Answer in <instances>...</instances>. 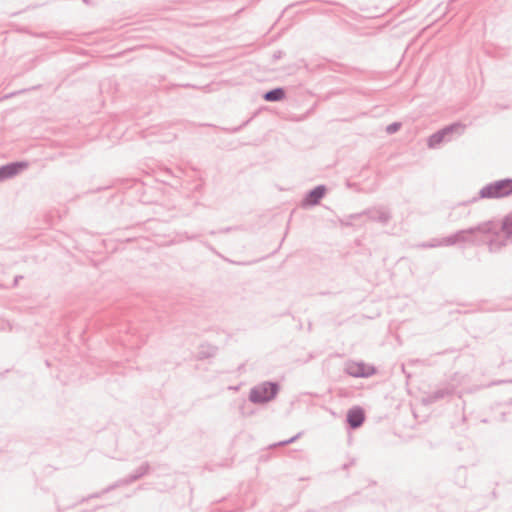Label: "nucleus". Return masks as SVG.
Listing matches in <instances>:
<instances>
[{
    "mask_svg": "<svg viewBox=\"0 0 512 512\" xmlns=\"http://www.w3.org/2000/svg\"><path fill=\"white\" fill-rule=\"evenodd\" d=\"M401 127V123H398V122H394V123H391L390 125H388L386 127V132L388 134H393L395 132H397Z\"/></svg>",
    "mask_w": 512,
    "mask_h": 512,
    "instance_id": "17",
    "label": "nucleus"
},
{
    "mask_svg": "<svg viewBox=\"0 0 512 512\" xmlns=\"http://www.w3.org/2000/svg\"><path fill=\"white\" fill-rule=\"evenodd\" d=\"M27 167L26 163L15 162L0 167V181L9 179L17 175L21 169Z\"/></svg>",
    "mask_w": 512,
    "mask_h": 512,
    "instance_id": "5",
    "label": "nucleus"
},
{
    "mask_svg": "<svg viewBox=\"0 0 512 512\" xmlns=\"http://www.w3.org/2000/svg\"><path fill=\"white\" fill-rule=\"evenodd\" d=\"M442 246L441 239H433L432 241L428 243L421 244V247L423 248H434V247H440Z\"/></svg>",
    "mask_w": 512,
    "mask_h": 512,
    "instance_id": "16",
    "label": "nucleus"
},
{
    "mask_svg": "<svg viewBox=\"0 0 512 512\" xmlns=\"http://www.w3.org/2000/svg\"><path fill=\"white\" fill-rule=\"evenodd\" d=\"M326 188L323 185H319L312 189L304 200L305 205H316L324 197Z\"/></svg>",
    "mask_w": 512,
    "mask_h": 512,
    "instance_id": "8",
    "label": "nucleus"
},
{
    "mask_svg": "<svg viewBox=\"0 0 512 512\" xmlns=\"http://www.w3.org/2000/svg\"><path fill=\"white\" fill-rule=\"evenodd\" d=\"M364 411L360 407H354L347 413V422L353 429L360 427L364 422Z\"/></svg>",
    "mask_w": 512,
    "mask_h": 512,
    "instance_id": "6",
    "label": "nucleus"
},
{
    "mask_svg": "<svg viewBox=\"0 0 512 512\" xmlns=\"http://www.w3.org/2000/svg\"><path fill=\"white\" fill-rule=\"evenodd\" d=\"M452 394V390L449 389V388H441V389H438L437 391L433 392L432 394L428 395L426 398H425V402L427 403H433L439 399H442L444 398L445 396H448Z\"/></svg>",
    "mask_w": 512,
    "mask_h": 512,
    "instance_id": "11",
    "label": "nucleus"
},
{
    "mask_svg": "<svg viewBox=\"0 0 512 512\" xmlns=\"http://www.w3.org/2000/svg\"><path fill=\"white\" fill-rule=\"evenodd\" d=\"M442 246H453L456 243L455 234L441 239Z\"/></svg>",
    "mask_w": 512,
    "mask_h": 512,
    "instance_id": "15",
    "label": "nucleus"
},
{
    "mask_svg": "<svg viewBox=\"0 0 512 512\" xmlns=\"http://www.w3.org/2000/svg\"><path fill=\"white\" fill-rule=\"evenodd\" d=\"M500 237H501V236L499 235V236H497V238H496V239H493V240H491V241H490V249H491V250H493V249H494V247H496V246L506 245V242H503V241H501V242H500V241H498V239H500Z\"/></svg>",
    "mask_w": 512,
    "mask_h": 512,
    "instance_id": "18",
    "label": "nucleus"
},
{
    "mask_svg": "<svg viewBox=\"0 0 512 512\" xmlns=\"http://www.w3.org/2000/svg\"><path fill=\"white\" fill-rule=\"evenodd\" d=\"M466 126L462 123H453L451 125H448L444 127L443 129L433 133L428 138V147L429 148H436L439 144H441L444 141H450L452 139V136L455 135H461L464 133Z\"/></svg>",
    "mask_w": 512,
    "mask_h": 512,
    "instance_id": "3",
    "label": "nucleus"
},
{
    "mask_svg": "<svg viewBox=\"0 0 512 512\" xmlns=\"http://www.w3.org/2000/svg\"><path fill=\"white\" fill-rule=\"evenodd\" d=\"M492 230L491 223H482L477 225L476 227H472L465 230H460L455 233L456 243H464V242H472L473 240L470 236H473L477 233L487 234Z\"/></svg>",
    "mask_w": 512,
    "mask_h": 512,
    "instance_id": "4",
    "label": "nucleus"
},
{
    "mask_svg": "<svg viewBox=\"0 0 512 512\" xmlns=\"http://www.w3.org/2000/svg\"><path fill=\"white\" fill-rule=\"evenodd\" d=\"M512 194V179H502L485 185L479 191L480 198L499 199Z\"/></svg>",
    "mask_w": 512,
    "mask_h": 512,
    "instance_id": "1",
    "label": "nucleus"
},
{
    "mask_svg": "<svg viewBox=\"0 0 512 512\" xmlns=\"http://www.w3.org/2000/svg\"><path fill=\"white\" fill-rule=\"evenodd\" d=\"M263 98L264 100L268 101V102H276V101H281L285 98V91L283 88H275V89H272L270 91H267L264 95H263Z\"/></svg>",
    "mask_w": 512,
    "mask_h": 512,
    "instance_id": "10",
    "label": "nucleus"
},
{
    "mask_svg": "<svg viewBox=\"0 0 512 512\" xmlns=\"http://www.w3.org/2000/svg\"><path fill=\"white\" fill-rule=\"evenodd\" d=\"M279 385L274 382H263L250 390L249 400L255 404H262L275 398Z\"/></svg>",
    "mask_w": 512,
    "mask_h": 512,
    "instance_id": "2",
    "label": "nucleus"
},
{
    "mask_svg": "<svg viewBox=\"0 0 512 512\" xmlns=\"http://www.w3.org/2000/svg\"><path fill=\"white\" fill-rule=\"evenodd\" d=\"M502 233L507 240L512 239V213L508 214L502 224Z\"/></svg>",
    "mask_w": 512,
    "mask_h": 512,
    "instance_id": "12",
    "label": "nucleus"
},
{
    "mask_svg": "<svg viewBox=\"0 0 512 512\" xmlns=\"http://www.w3.org/2000/svg\"><path fill=\"white\" fill-rule=\"evenodd\" d=\"M347 372L353 377H368L373 373V369L364 364L352 363L347 366Z\"/></svg>",
    "mask_w": 512,
    "mask_h": 512,
    "instance_id": "7",
    "label": "nucleus"
},
{
    "mask_svg": "<svg viewBox=\"0 0 512 512\" xmlns=\"http://www.w3.org/2000/svg\"><path fill=\"white\" fill-rule=\"evenodd\" d=\"M148 469H149V465L147 463L141 465L135 472V474H133L132 476H130V478L128 480L125 481V483H131L133 481H136L137 479H139L140 477H142L143 475H145L147 472H148Z\"/></svg>",
    "mask_w": 512,
    "mask_h": 512,
    "instance_id": "14",
    "label": "nucleus"
},
{
    "mask_svg": "<svg viewBox=\"0 0 512 512\" xmlns=\"http://www.w3.org/2000/svg\"><path fill=\"white\" fill-rule=\"evenodd\" d=\"M367 214L371 220L378 221L382 224H386L391 218L389 211L385 208L369 210Z\"/></svg>",
    "mask_w": 512,
    "mask_h": 512,
    "instance_id": "9",
    "label": "nucleus"
},
{
    "mask_svg": "<svg viewBox=\"0 0 512 512\" xmlns=\"http://www.w3.org/2000/svg\"><path fill=\"white\" fill-rule=\"evenodd\" d=\"M148 469H149V465L147 463L141 465L135 472V474H133L132 476H130V478L128 480L125 481V483H131L133 481H136L137 479H139L140 477H142L143 475H145L147 472H148Z\"/></svg>",
    "mask_w": 512,
    "mask_h": 512,
    "instance_id": "13",
    "label": "nucleus"
},
{
    "mask_svg": "<svg viewBox=\"0 0 512 512\" xmlns=\"http://www.w3.org/2000/svg\"><path fill=\"white\" fill-rule=\"evenodd\" d=\"M301 433H298L297 435H295L294 437L288 439V440H285V441H282L279 443V445H287V444H290L292 442H294L296 439H298L300 437Z\"/></svg>",
    "mask_w": 512,
    "mask_h": 512,
    "instance_id": "19",
    "label": "nucleus"
}]
</instances>
